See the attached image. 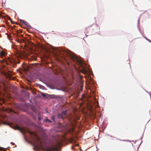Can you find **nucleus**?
<instances>
[{"mask_svg":"<svg viewBox=\"0 0 151 151\" xmlns=\"http://www.w3.org/2000/svg\"><path fill=\"white\" fill-rule=\"evenodd\" d=\"M33 149H34V150H35V148H34Z\"/></svg>","mask_w":151,"mask_h":151,"instance_id":"393cba45","label":"nucleus"},{"mask_svg":"<svg viewBox=\"0 0 151 151\" xmlns=\"http://www.w3.org/2000/svg\"><path fill=\"white\" fill-rule=\"evenodd\" d=\"M6 53L3 51H1L0 52V56H4L5 55Z\"/></svg>","mask_w":151,"mask_h":151,"instance_id":"39448f33","label":"nucleus"},{"mask_svg":"<svg viewBox=\"0 0 151 151\" xmlns=\"http://www.w3.org/2000/svg\"><path fill=\"white\" fill-rule=\"evenodd\" d=\"M6 58L7 59L8 61H9L11 64H13L14 63V60L11 59L10 57H8Z\"/></svg>","mask_w":151,"mask_h":151,"instance_id":"7ed1b4c3","label":"nucleus"},{"mask_svg":"<svg viewBox=\"0 0 151 151\" xmlns=\"http://www.w3.org/2000/svg\"><path fill=\"white\" fill-rule=\"evenodd\" d=\"M84 74L86 73L87 72V71L85 69H83L81 71Z\"/></svg>","mask_w":151,"mask_h":151,"instance_id":"9d476101","label":"nucleus"},{"mask_svg":"<svg viewBox=\"0 0 151 151\" xmlns=\"http://www.w3.org/2000/svg\"><path fill=\"white\" fill-rule=\"evenodd\" d=\"M20 36L21 37H23V35H20Z\"/></svg>","mask_w":151,"mask_h":151,"instance_id":"412c9836","label":"nucleus"},{"mask_svg":"<svg viewBox=\"0 0 151 151\" xmlns=\"http://www.w3.org/2000/svg\"><path fill=\"white\" fill-rule=\"evenodd\" d=\"M70 142L71 143H73L75 142V140L73 138H70L69 139Z\"/></svg>","mask_w":151,"mask_h":151,"instance_id":"6e6552de","label":"nucleus"},{"mask_svg":"<svg viewBox=\"0 0 151 151\" xmlns=\"http://www.w3.org/2000/svg\"><path fill=\"white\" fill-rule=\"evenodd\" d=\"M29 133L30 134H34L35 136H36V137H37V140H39V138H38V137L37 136V135L35 133H34L33 132H29Z\"/></svg>","mask_w":151,"mask_h":151,"instance_id":"423d86ee","label":"nucleus"},{"mask_svg":"<svg viewBox=\"0 0 151 151\" xmlns=\"http://www.w3.org/2000/svg\"><path fill=\"white\" fill-rule=\"evenodd\" d=\"M42 95L43 96V97H45L46 95V94L45 93H43L42 94Z\"/></svg>","mask_w":151,"mask_h":151,"instance_id":"a211bd4d","label":"nucleus"},{"mask_svg":"<svg viewBox=\"0 0 151 151\" xmlns=\"http://www.w3.org/2000/svg\"><path fill=\"white\" fill-rule=\"evenodd\" d=\"M1 86V85L0 84V88Z\"/></svg>","mask_w":151,"mask_h":151,"instance_id":"b1692460","label":"nucleus"},{"mask_svg":"<svg viewBox=\"0 0 151 151\" xmlns=\"http://www.w3.org/2000/svg\"><path fill=\"white\" fill-rule=\"evenodd\" d=\"M9 20L12 24H14V22L13 21H12L11 19H9Z\"/></svg>","mask_w":151,"mask_h":151,"instance_id":"dca6fc26","label":"nucleus"},{"mask_svg":"<svg viewBox=\"0 0 151 151\" xmlns=\"http://www.w3.org/2000/svg\"><path fill=\"white\" fill-rule=\"evenodd\" d=\"M58 145L57 144L56 145H53L51 146H48L46 147L45 150L46 151H52V150L56 151L57 147H58Z\"/></svg>","mask_w":151,"mask_h":151,"instance_id":"f257e3e1","label":"nucleus"},{"mask_svg":"<svg viewBox=\"0 0 151 151\" xmlns=\"http://www.w3.org/2000/svg\"><path fill=\"white\" fill-rule=\"evenodd\" d=\"M68 65H69V63H68Z\"/></svg>","mask_w":151,"mask_h":151,"instance_id":"a878e982","label":"nucleus"},{"mask_svg":"<svg viewBox=\"0 0 151 151\" xmlns=\"http://www.w3.org/2000/svg\"><path fill=\"white\" fill-rule=\"evenodd\" d=\"M38 119L39 120H40L41 119V118L40 117H39L38 118Z\"/></svg>","mask_w":151,"mask_h":151,"instance_id":"aec40b11","label":"nucleus"},{"mask_svg":"<svg viewBox=\"0 0 151 151\" xmlns=\"http://www.w3.org/2000/svg\"><path fill=\"white\" fill-rule=\"evenodd\" d=\"M78 63L81 65L82 63V62L81 60H78Z\"/></svg>","mask_w":151,"mask_h":151,"instance_id":"f3484780","label":"nucleus"},{"mask_svg":"<svg viewBox=\"0 0 151 151\" xmlns=\"http://www.w3.org/2000/svg\"><path fill=\"white\" fill-rule=\"evenodd\" d=\"M70 55V57L73 60H74L75 59V58H76V57L74 55Z\"/></svg>","mask_w":151,"mask_h":151,"instance_id":"1a4fd4ad","label":"nucleus"},{"mask_svg":"<svg viewBox=\"0 0 151 151\" xmlns=\"http://www.w3.org/2000/svg\"><path fill=\"white\" fill-rule=\"evenodd\" d=\"M1 84L2 85H4V84L2 82H1Z\"/></svg>","mask_w":151,"mask_h":151,"instance_id":"5701e85b","label":"nucleus"},{"mask_svg":"<svg viewBox=\"0 0 151 151\" xmlns=\"http://www.w3.org/2000/svg\"><path fill=\"white\" fill-rule=\"evenodd\" d=\"M16 128L17 129H18L20 131H22V129L19 126L17 125L16 127Z\"/></svg>","mask_w":151,"mask_h":151,"instance_id":"0eeeda50","label":"nucleus"},{"mask_svg":"<svg viewBox=\"0 0 151 151\" xmlns=\"http://www.w3.org/2000/svg\"><path fill=\"white\" fill-rule=\"evenodd\" d=\"M57 118L58 119H63L65 118H64V117L63 116L62 114H61L59 113L58 114Z\"/></svg>","mask_w":151,"mask_h":151,"instance_id":"20e7f679","label":"nucleus"},{"mask_svg":"<svg viewBox=\"0 0 151 151\" xmlns=\"http://www.w3.org/2000/svg\"><path fill=\"white\" fill-rule=\"evenodd\" d=\"M45 121L46 122H51V121L47 119H46L45 120Z\"/></svg>","mask_w":151,"mask_h":151,"instance_id":"ddd939ff","label":"nucleus"},{"mask_svg":"<svg viewBox=\"0 0 151 151\" xmlns=\"http://www.w3.org/2000/svg\"><path fill=\"white\" fill-rule=\"evenodd\" d=\"M52 119L54 121H55V116H53L51 117Z\"/></svg>","mask_w":151,"mask_h":151,"instance_id":"4468645a","label":"nucleus"},{"mask_svg":"<svg viewBox=\"0 0 151 151\" xmlns=\"http://www.w3.org/2000/svg\"><path fill=\"white\" fill-rule=\"evenodd\" d=\"M0 150L1 151H6V150L2 147H0Z\"/></svg>","mask_w":151,"mask_h":151,"instance_id":"f8f14e48","label":"nucleus"},{"mask_svg":"<svg viewBox=\"0 0 151 151\" xmlns=\"http://www.w3.org/2000/svg\"><path fill=\"white\" fill-rule=\"evenodd\" d=\"M24 24L26 25V26H27V27L30 26V25L27 22H26V24L24 23Z\"/></svg>","mask_w":151,"mask_h":151,"instance_id":"2eb2a0df","label":"nucleus"},{"mask_svg":"<svg viewBox=\"0 0 151 151\" xmlns=\"http://www.w3.org/2000/svg\"><path fill=\"white\" fill-rule=\"evenodd\" d=\"M147 40L149 41V42H151V41L150 40H149L148 39H147Z\"/></svg>","mask_w":151,"mask_h":151,"instance_id":"4be33fe9","label":"nucleus"},{"mask_svg":"<svg viewBox=\"0 0 151 151\" xmlns=\"http://www.w3.org/2000/svg\"><path fill=\"white\" fill-rule=\"evenodd\" d=\"M89 28V27H87L86 28L85 32H87H87L86 30H88V29Z\"/></svg>","mask_w":151,"mask_h":151,"instance_id":"6ab92c4d","label":"nucleus"},{"mask_svg":"<svg viewBox=\"0 0 151 151\" xmlns=\"http://www.w3.org/2000/svg\"><path fill=\"white\" fill-rule=\"evenodd\" d=\"M67 110L63 111H62L61 114H62L64 118H65V116L67 115Z\"/></svg>","mask_w":151,"mask_h":151,"instance_id":"f03ea898","label":"nucleus"},{"mask_svg":"<svg viewBox=\"0 0 151 151\" xmlns=\"http://www.w3.org/2000/svg\"><path fill=\"white\" fill-rule=\"evenodd\" d=\"M20 22L22 23V24H24V23L25 24H26V22L25 21H24V20H22V19H20Z\"/></svg>","mask_w":151,"mask_h":151,"instance_id":"9b49d317","label":"nucleus"}]
</instances>
